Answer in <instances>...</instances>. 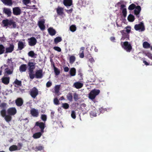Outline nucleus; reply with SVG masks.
Wrapping results in <instances>:
<instances>
[{"label": "nucleus", "instance_id": "33", "mask_svg": "<svg viewBox=\"0 0 152 152\" xmlns=\"http://www.w3.org/2000/svg\"><path fill=\"white\" fill-rule=\"evenodd\" d=\"M9 150L11 151H13L18 150V148L16 145H13L10 147Z\"/></svg>", "mask_w": 152, "mask_h": 152}, {"label": "nucleus", "instance_id": "25", "mask_svg": "<svg viewBox=\"0 0 152 152\" xmlns=\"http://www.w3.org/2000/svg\"><path fill=\"white\" fill-rule=\"evenodd\" d=\"M44 23V21L42 20L39 21L38 22V26L40 29L42 30L45 29Z\"/></svg>", "mask_w": 152, "mask_h": 152}, {"label": "nucleus", "instance_id": "22", "mask_svg": "<svg viewBox=\"0 0 152 152\" xmlns=\"http://www.w3.org/2000/svg\"><path fill=\"white\" fill-rule=\"evenodd\" d=\"M125 7V5L124 4H121V9L122 10V13L124 17L126 16L127 14L126 9L125 8H124Z\"/></svg>", "mask_w": 152, "mask_h": 152}, {"label": "nucleus", "instance_id": "54", "mask_svg": "<svg viewBox=\"0 0 152 152\" xmlns=\"http://www.w3.org/2000/svg\"><path fill=\"white\" fill-rule=\"evenodd\" d=\"M71 116L73 118L75 119L76 118V113L75 111L73 110L72 111Z\"/></svg>", "mask_w": 152, "mask_h": 152}, {"label": "nucleus", "instance_id": "21", "mask_svg": "<svg viewBox=\"0 0 152 152\" xmlns=\"http://www.w3.org/2000/svg\"><path fill=\"white\" fill-rule=\"evenodd\" d=\"M48 32L49 34L53 36L55 35L56 33V31L52 27H50L48 29Z\"/></svg>", "mask_w": 152, "mask_h": 152}, {"label": "nucleus", "instance_id": "59", "mask_svg": "<svg viewBox=\"0 0 152 152\" xmlns=\"http://www.w3.org/2000/svg\"><path fill=\"white\" fill-rule=\"evenodd\" d=\"M23 3L26 5L30 3V0H23Z\"/></svg>", "mask_w": 152, "mask_h": 152}, {"label": "nucleus", "instance_id": "30", "mask_svg": "<svg viewBox=\"0 0 152 152\" xmlns=\"http://www.w3.org/2000/svg\"><path fill=\"white\" fill-rule=\"evenodd\" d=\"M69 72L71 76H75L76 73V69L74 67L71 68Z\"/></svg>", "mask_w": 152, "mask_h": 152}, {"label": "nucleus", "instance_id": "53", "mask_svg": "<svg viewBox=\"0 0 152 152\" xmlns=\"http://www.w3.org/2000/svg\"><path fill=\"white\" fill-rule=\"evenodd\" d=\"M53 102L54 104L57 105L59 104V101L57 98L54 99Z\"/></svg>", "mask_w": 152, "mask_h": 152}, {"label": "nucleus", "instance_id": "16", "mask_svg": "<svg viewBox=\"0 0 152 152\" xmlns=\"http://www.w3.org/2000/svg\"><path fill=\"white\" fill-rule=\"evenodd\" d=\"M13 13L15 15H19L21 13V10L19 7H15L13 8Z\"/></svg>", "mask_w": 152, "mask_h": 152}, {"label": "nucleus", "instance_id": "10", "mask_svg": "<svg viewBox=\"0 0 152 152\" xmlns=\"http://www.w3.org/2000/svg\"><path fill=\"white\" fill-rule=\"evenodd\" d=\"M90 0H79L78 4L80 6L85 7L89 4Z\"/></svg>", "mask_w": 152, "mask_h": 152}, {"label": "nucleus", "instance_id": "14", "mask_svg": "<svg viewBox=\"0 0 152 152\" xmlns=\"http://www.w3.org/2000/svg\"><path fill=\"white\" fill-rule=\"evenodd\" d=\"M2 82L4 84L7 85L10 83V77L7 76H4L1 79Z\"/></svg>", "mask_w": 152, "mask_h": 152}, {"label": "nucleus", "instance_id": "20", "mask_svg": "<svg viewBox=\"0 0 152 152\" xmlns=\"http://www.w3.org/2000/svg\"><path fill=\"white\" fill-rule=\"evenodd\" d=\"M131 31V27L129 26H127L125 27L124 29L120 31L121 33H124L128 34Z\"/></svg>", "mask_w": 152, "mask_h": 152}, {"label": "nucleus", "instance_id": "26", "mask_svg": "<svg viewBox=\"0 0 152 152\" xmlns=\"http://www.w3.org/2000/svg\"><path fill=\"white\" fill-rule=\"evenodd\" d=\"M75 87L77 89H79L81 88L83 86V84L80 82H76L74 84Z\"/></svg>", "mask_w": 152, "mask_h": 152}, {"label": "nucleus", "instance_id": "41", "mask_svg": "<svg viewBox=\"0 0 152 152\" xmlns=\"http://www.w3.org/2000/svg\"><path fill=\"white\" fill-rule=\"evenodd\" d=\"M67 99L70 102H72V100L73 96L72 94L69 93L66 96Z\"/></svg>", "mask_w": 152, "mask_h": 152}, {"label": "nucleus", "instance_id": "4", "mask_svg": "<svg viewBox=\"0 0 152 152\" xmlns=\"http://www.w3.org/2000/svg\"><path fill=\"white\" fill-rule=\"evenodd\" d=\"M100 91L99 89H94L91 91L89 94V98L93 100L94 99L96 96L100 93Z\"/></svg>", "mask_w": 152, "mask_h": 152}, {"label": "nucleus", "instance_id": "3", "mask_svg": "<svg viewBox=\"0 0 152 152\" xmlns=\"http://www.w3.org/2000/svg\"><path fill=\"white\" fill-rule=\"evenodd\" d=\"M121 45L126 52H130L132 49V47L130 42L127 41L121 42Z\"/></svg>", "mask_w": 152, "mask_h": 152}, {"label": "nucleus", "instance_id": "8", "mask_svg": "<svg viewBox=\"0 0 152 152\" xmlns=\"http://www.w3.org/2000/svg\"><path fill=\"white\" fill-rule=\"evenodd\" d=\"M28 45L31 46H34L37 43L36 39L34 37H32L28 39Z\"/></svg>", "mask_w": 152, "mask_h": 152}, {"label": "nucleus", "instance_id": "64", "mask_svg": "<svg viewBox=\"0 0 152 152\" xmlns=\"http://www.w3.org/2000/svg\"><path fill=\"white\" fill-rule=\"evenodd\" d=\"M110 39L111 41L114 42H115V37H111L110 38Z\"/></svg>", "mask_w": 152, "mask_h": 152}, {"label": "nucleus", "instance_id": "61", "mask_svg": "<svg viewBox=\"0 0 152 152\" xmlns=\"http://www.w3.org/2000/svg\"><path fill=\"white\" fill-rule=\"evenodd\" d=\"M73 10V9L71 8L69 10H66V11L69 14L71 13L72 12Z\"/></svg>", "mask_w": 152, "mask_h": 152}, {"label": "nucleus", "instance_id": "42", "mask_svg": "<svg viewBox=\"0 0 152 152\" xmlns=\"http://www.w3.org/2000/svg\"><path fill=\"white\" fill-rule=\"evenodd\" d=\"M14 83L18 86H22L21 81L17 79L14 81Z\"/></svg>", "mask_w": 152, "mask_h": 152}, {"label": "nucleus", "instance_id": "9", "mask_svg": "<svg viewBox=\"0 0 152 152\" xmlns=\"http://www.w3.org/2000/svg\"><path fill=\"white\" fill-rule=\"evenodd\" d=\"M8 114L11 115H14L17 113V110L15 107H12L8 108L7 111Z\"/></svg>", "mask_w": 152, "mask_h": 152}, {"label": "nucleus", "instance_id": "36", "mask_svg": "<svg viewBox=\"0 0 152 152\" xmlns=\"http://www.w3.org/2000/svg\"><path fill=\"white\" fill-rule=\"evenodd\" d=\"M62 40L61 38V37H58L55 38L54 40V43L57 44L58 42H61Z\"/></svg>", "mask_w": 152, "mask_h": 152}, {"label": "nucleus", "instance_id": "12", "mask_svg": "<svg viewBox=\"0 0 152 152\" xmlns=\"http://www.w3.org/2000/svg\"><path fill=\"white\" fill-rule=\"evenodd\" d=\"M43 71L42 69H40L36 71L35 75L36 78H41L43 76Z\"/></svg>", "mask_w": 152, "mask_h": 152}, {"label": "nucleus", "instance_id": "11", "mask_svg": "<svg viewBox=\"0 0 152 152\" xmlns=\"http://www.w3.org/2000/svg\"><path fill=\"white\" fill-rule=\"evenodd\" d=\"M30 114L34 117H37L39 115V113L37 110L32 108L30 110Z\"/></svg>", "mask_w": 152, "mask_h": 152}, {"label": "nucleus", "instance_id": "18", "mask_svg": "<svg viewBox=\"0 0 152 152\" xmlns=\"http://www.w3.org/2000/svg\"><path fill=\"white\" fill-rule=\"evenodd\" d=\"M15 102L16 105L18 107L21 106L23 104V99L20 98H17L15 100Z\"/></svg>", "mask_w": 152, "mask_h": 152}, {"label": "nucleus", "instance_id": "35", "mask_svg": "<svg viewBox=\"0 0 152 152\" xmlns=\"http://www.w3.org/2000/svg\"><path fill=\"white\" fill-rule=\"evenodd\" d=\"M143 47L144 48L148 49L151 47L150 44L147 42H145L143 43Z\"/></svg>", "mask_w": 152, "mask_h": 152}, {"label": "nucleus", "instance_id": "44", "mask_svg": "<svg viewBox=\"0 0 152 152\" xmlns=\"http://www.w3.org/2000/svg\"><path fill=\"white\" fill-rule=\"evenodd\" d=\"M28 55L29 56L34 57V56L37 55V54H35L33 51H31L28 53Z\"/></svg>", "mask_w": 152, "mask_h": 152}, {"label": "nucleus", "instance_id": "29", "mask_svg": "<svg viewBox=\"0 0 152 152\" xmlns=\"http://www.w3.org/2000/svg\"><path fill=\"white\" fill-rule=\"evenodd\" d=\"M5 70V71L4 73L5 76H7L8 75H11L12 73V71H11L8 68H6Z\"/></svg>", "mask_w": 152, "mask_h": 152}, {"label": "nucleus", "instance_id": "7", "mask_svg": "<svg viewBox=\"0 0 152 152\" xmlns=\"http://www.w3.org/2000/svg\"><path fill=\"white\" fill-rule=\"evenodd\" d=\"M45 123L42 122H37L35 124V126H37L40 129V131L42 133L44 132V129L45 127Z\"/></svg>", "mask_w": 152, "mask_h": 152}, {"label": "nucleus", "instance_id": "60", "mask_svg": "<svg viewBox=\"0 0 152 152\" xmlns=\"http://www.w3.org/2000/svg\"><path fill=\"white\" fill-rule=\"evenodd\" d=\"M22 145L21 143H18V150H20L21 148Z\"/></svg>", "mask_w": 152, "mask_h": 152}, {"label": "nucleus", "instance_id": "19", "mask_svg": "<svg viewBox=\"0 0 152 152\" xmlns=\"http://www.w3.org/2000/svg\"><path fill=\"white\" fill-rule=\"evenodd\" d=\"M27 69V65L26 64H21L19 67V70L20 72L22 73L23 72H25Z\"/></svg>", "mask_w": 152, "mask_h": 152}, {"label": "nucleus", "instance_id": "58", "mask_svg": "<svg viewBox=\"0 0 152 152\" xmlns=\"http://www.w3.org/2000/svg\"><path fill=\"white\" fill-rule=\"evenodd\" d=\"M90 114L91 117H96L97 115L96 113L94 111H91Z\"/></svg>", "mask_w": 152, "mask_h": 152}, {"label": "nucleus", "instance_id": "49", "mask_svg": "<svg viewBox=\"0 0 152 152\" xmlns=\"http://www.w3.org/2000/svg\"><path fill=\"white\" fill-rule=\"evenodd\" d=\"M41 119L44 121L45 122L47 120V115L45 114H42L41 115Z\"/></svg>", "mask_w": 152, "mask_h": 152}, {"label": "nucleus", "instance_id": "62", "mask_svg": "<svg viewBox=\"0 0 152 152\" xmlns=\"http://www.w3.org/2000/svg\"><path fill=\"white\" fill-rule=\"evenodd\" d=\"M80 57V58H83L84 57V54L83 51H82V53L79 54Z\"/></svg>", "mask_w": 152, "mask_h": 152}, {"label": "nucleus", "instance_id": "55", "mask_svg": "<svg viewBox=\"0 0 152 152\" xmlns=\"http://www.w3.org/2000/svg\"><path fill=\"white\" fill-rule=\"evenodd\" d=\"M53 49L57 51L58 52H60L61 51V48L58 46H55L53 47Z\"/></svg>", "mask_w": 152, "mask_h": 152}, {"label": "nucleus", "instance_id": "27", "mask_svg": "<svg viewBox=\"0 0 152 152\" xmlns=\"http://www.w3.org/2000/svg\"><path fill=\"white\" fill-rule=\"evenodd\" d=\"M26 46L21 41H19L18 43V48L19 50H21Z\"/></svg>", "mask_w": 152, "mask_h": 152}, {"label": "nucleus", "instance_id": "23", "mask_svg": "<svg viewBox=\"0 0 152 152\" xmlns=\"http://www.w3.org/2000/svg\"><path fill=\"white\" fill-rule=\"evenodd\" d=\"M3 12L6 14L8 17H10L12 14V12L10 9L7 8H4L3 9Z\"/></svg>", "mask_w": 152, "mask_h": 152}, {"label": "nucleus", "instance_id": "13", "mask_svg": "<svg viewBox=\"0 0 152 152\" xmlns=\"http://www.w3.org/2000/svg\"><path fill=\"white\" fill-rule=\"evenodd\" d=\"M14 46L13 44H10L9 46L5 48V53H12L14 50Z\"/></svg>", "mask_w": 152, "mask_h": 152}, {"label": "nucleus", "instance_id": "38", "mask_svg": "<svg viewBox=\"0 0 152 152\" xmlns=\"http://www.w3.org/2000/svg\"><path fill=\"white\" fill-rule=\"evenodd\" d=\"M5 51V48L4 45L2 44H0V55L4 53Z\"/></svg>", "mask_w": 152, "mask_h": 152}, {"label": "nucleus", "instance_id": "47", "mask_svg": "<svg viewBox=\"0 0 152 152\" xmlns=\"http://www.w3.org/2000/svg\"><path fill=\"white\" fill-rule=\"evenodd\" d=\"M62 107L64 109H67L69 108V105L67 103H64L62 104Z\"/></svg>", "mask_w": 152, "mask_h": 152}, {"label": "nucleus", "instance_id": "39", "mask_svg": "<svg viewBox=\"0 0 152 152\" xmlns=\"http://www.w3.org/2000/svg\"><path fill=\"white\" fill-rule=\"evenodd\" d=\"M76 60V58L75 56H71L69 58V63L72 64L74 63Z\"/></svg>", "mask_w": 152, "mask_h": 152}, {"label": "nucleus", "instance_id": "63", "mask_svg": "<svg viewBox=\"0 0 152 152\" xmlns=\"http://www.w3.org/2000/svg\"><path fill=\"white\" fill-rule=\"evenodd\" d=\"M64 71L65 72H68L69 69V68L67 66L64 67Z\"/></svg>", "mask_w": 152, "mask_h": 152}, {"label": "nucleus", "instance_id": "31", "mask_svg": "<svg viewBox=\"0 0 152 152\" xmlns=\"http://www.w3.org/2000/svg\"><path fill=\"white\" fill-rule=\"evenodd\" d=\"M4 4L7 5L11 6L12 4V0H1Z\"/></svg>", "mask_w": 152, "mask_h": 152}, {"label": "nucleus", "instance_id": "43", "mask_svg": "<svg viewBox=\"0 0 152 152\" xmlns=\"http://www.w3.org/2000/svg\"><path fill=\"white\" fill-rule=\"evenodd\" d=\"M6 109H3L0 111V113L2 117H4L6 115Z\"/></svg>", "mask_w": 152, "mask_h": 152}, {"label": "nucleus", "instance_id": "2", "mask_svg": "<svg viewBox=\"0 0 152 152\" xmlns=\"http://www.w3.org/2000/svg\"><path fill=\"white\" fill-rule=\"evenodd\" d=\"M2 23L4 27H9L12 26L10 28H15L16 27V24L15 22L13 21L12 20H9L6 19L2 21Z\"/></svg>", "mask_w": 152, "mask_h": 152}, {"label": "nucleus", "instance_id": "57", "mask_svg": "<svg viewBox=\"0 0 152 152\" xmlns=\"http://www.w3.org/2000/svg\"><path fill=\"white\" fill-rule=\"evenodd\" d=\"M52 85V83L51 81H48L46 84V86L47 87H49Z\"/></svg>", "mask_w": 152, "mask_h": 152}, {"label": "nucleus", "instance_id": "17", "mask_svg": "<svg viewBox=\"0 0 152 152\" xmlns=\"http://www.w3.org/2000/svg\"><path fill=\"white\" fill-rule=\"evenodd\" d=\"M122 35L121 38V40H129V35L128 34L124 33H121Z\"/></svg>", "mask_w": 152, "mask_h": 152}, {"label": "nucleus", "instance_id": "28", "mask_svg": "<svg viewBox=\"0 0 152 152\" xmlns=\"http://www.w3.org/2000/svg\"><path fill=\"white\" fill-rule=\"evenodd\" d=\"M63 8L58 7L56 9V12L58 15H62L63 14Z\"/></svg>", "mask_w": 152, "mask_h": 152}, {"label": "nucleus", "instance_id": "15", "mask_svg": "<svg viewBox=\"0 0 152 152\" xmlns=\"http://www.w3.org/2000/svg\"><path fill=\"white\" fill-rule=\"evenodd\" d=\"M141 10V8L140 6H137L134 10V14L137 18L140 17V13Z\"/></svg>", "mask_w": 152, "mask_h": 152}, {"label": "nucleus", "instance_id": "51", "mask_svg": "<svg viewBox=\"0 0 152 152\" xmlns=\"http://www.w3.org/2000/svg\"><path fill=\"white\" fill-rule=\"evenodd\" d=\"M73 98L75 101H77L79 99L78 94L76 93L74 94Z\"/></svg>", "mask_w": 152, "mask_h": 152}, {"label": "nucleus", "instance_id": "5", "mask_svg": "<svg viewBox=\"0 0 152 152\" xmlns=\"http://www.w3.org/2000/svg\"><path fill=\"white\" fill-rule=\"evenodd\" d=\"M29 93L31 97L34 99L39 94L38 90L36 87H34L31 90Z\"/></svg>", "mask_w": 152, "mask_h": 152}, {"label": "nucleus", "instance_id": "46", "mask_svg": "<svg viewBox=\"0 0 152 152\" xmlns=\"http://www.w3.org/2000/svg\"><path fill=\"white\" fill-rule=\"evenodd\" d=\"M136 6L134 4H132L129 6L128 7V9L130 10H132L135 9Z\"/></svg>", "mask_w": 152, "mask_h": 152}, {"label": "nucleus", "instance_id": "24", "mask_svg": "<svg viewBox=\"0 0 152 152\" xmlns=\"http://www.w3.org/2000/svg\"><path fill=\"white\" fill-rule=\"evenodd\" d=\"M63 4L66 7L70 6L72 4V0H64Z\"/></svg>", "mask_w": 152, "mask_h": 152}, {"label": "nucleus", "instance_id": "48", "mask_svg": "<svg viewBox=\"0 0 152 152\" xmlns=\"http://www.w3.org/2000/svg\"><path fill=\"white\" fill-rule=\"evenodd\" d=\"M7 105V103L4 102H2L0 104V107L3 109H6Z\"/></svg>", "mask_w": 152, "mask_h": 152}, {"label": "nucleus", "instance_id": "40", "mask_svg": "<svg viewBox=\"0 0 152 152\" xmlns=\"http://www.w3.org/2000/svg\"><path fill=\"white\" fill-rule=\"evenodd\" d=\"M60 87V85H57L55 86L54 90L56 94H58L59 92Z\"/></svg>", "mask_w": 152, "mask_h": 152}, {"label": "nucleus", "instance_id": "56", "mask_svg": "<svg viewBox=\"0 0 152 152\" xmlns=\"http://www.w3.org/2000/svg\"><path fill=\"white\" fill-rule=\"evenodd\" d=\"M145 55L149 58L152 60V54L148 52L145 53Z\"/></svg>", "mask_w": 152, "mask_h": 152}, {"label": "nucleus", "instance_id": "52", "mask_svg": "<svg viewBox=\"0 0 152 152\" xmlns=\"http://www.w3.org/2000/svg\"><path fill=\"white\" fill-rule=\"evenodd\" d=\"M43 148L42 146H36L35 148V151H41L42 150Z\"/></svg>", "mask_w": 152, "mask_h": 152}, {"label": "nucleus", "instance_id": "6", "mask_svg": "<svg viewBox=\"0 0 152 152\" xmlns=\"http://www.w3.org/2000/svg\"><path fill=\"white\" fill-rule=\"evenodd\" d=\"M135 29L136 31L140 30L142 31L145 30V28L144 24L142 22H140L139 24H136L134 26Z\"/></svg>", "mask_w": 152, "mask_h": 152}, {"label": "nucleus", "instance_id": "50", "mask_svg": "<svg viewBox=\"0 0 152 152\" xmlns=\"http://www.w3.org/2000/svg\"><path fill=\"white\" fill-rule=\"evenodd\" d=\"M54 72L55 73V75H58L60 73V71L57 68H55L53 69Z\"/></svg>", "mask_w": 152, "mask_h": 152}, {"label": "nucleus", "instance_id": "32", "mask_svg": "<svg viewBox=\"0 0 152 152\" xmlns=\"http://www.w3.org/2000/svg\"><path fill=\"white\" fill-rule=\"evenodd\" d=\"M42 133L41 132L36 133L33 134V137L34 139L39 138L41 137Z\"/></svg>", "mask_w": 152, "mask_h": 152}, {"label": "nucleus", "instance_id": "45", "mask_svg": "<svg viewBox=\"0 0 152 152\" xmlns=\"http://www.w3.org/2000/svg\"><path fill=\"white\" fill-rule=\"evenodd\" d=\"M70 29L71 31L74 32L76 31V27L75 25H72L70 27Z\"/></svg>", "mask_w": 152, "mask_h": 152}, {"label": "nucleus", "instance_id": "37", "mask_svg": "<svg viewBox=\"0 0 152 152\" xmlns=\"http://www.w3.org/2000/svg\"><path fill=\"white\" fill-rule=\"evenodd\" d=\"M11 116V115L8 114L4 116V119L7 122H8L11 121L12 119V117Z\"/></svg>", "mask_w": 152, "mask_h": 152}, {"label": "nucleus", "instance_id": "34", "mask_svg": "<svg viewBox=\"0 0 152 152\" xmlns=\"http://www.w3.org/2000/svg\"><path fill=\"white\" fill-rule=\"evenodd\" d=\"M127 19L128 21L129 22H132L134 21L135 18L134 15L130 14L128 15Z\"/></svg>", "mask_w": 152, "mask_h": 152}, {"label": "nucleus", "instance_id": "1", "mask_svg": "<svg viewBox=\"0 0 152 152\" xmlns=\"http://www.w3.org/2000/svg\"><path fill=\"white\" fill-rule=\"evenodd\" d=\"M35 63L29 62L28 63V65L29 66L28 68V74L30 79H33L35 77L34 74H33V71L35 68Z\"/></svg>", "mask_w": 152, "mask_h": 152}]
</instances>
